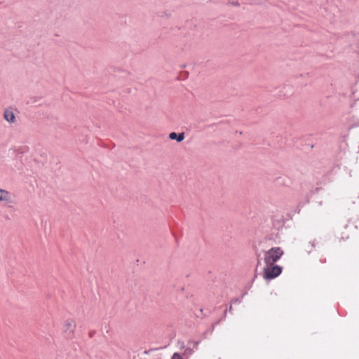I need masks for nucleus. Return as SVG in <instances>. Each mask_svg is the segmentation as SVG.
Instances as JSON below:
<instances>
[{"mask_svg": "<svg viewBox=\"0 0 359 359\" xmlns=\"http://www.w3.org/2000/svg\"><path fill=\"white\" fill-rule=\"evenodd\" d=\"M169 137L171 140H176L177 142H180L184 139V134L182 133L177 135V133L172 132L170 133Z\"/></svg>", "mask_w": 359, "mask_h": 359, "instance_id": "obj_6", "label": "nucleus"}, {"mask_svg": "<svg viewBox=\"0 0 359 359\" xmlns=\"http://www.w3.org/2000/svg\"><path fill=\"white\" fill-rule=\"evenodd\" d=\"M4 116V118L11 123H13L15 121V116L14 113L10 109H5Z\"/></svg>", "mask_w": 359, "mask_h": 359, "instance_id": "obj_5", "label": "nucleus"}, {"mask_svg": "<svg viewBox=\"0 0 359 359\" xmlns=\"http://www.w3.org/2000/svg\"><path fill=\"white\" fill-rule=\"evenodd\" d=\"M282 269L279 266L272 265L271 266L266 265L264 269V277L265 279H272L280 274Z\"/></svg>", "mask_w": 359, "mask_h": 359, "instance_id": "obj_3", "label": "nucleus"}, {"mask_svg": "<svg viewBox=\"0 0 359 359\" xmlns=\"http://www.w3.org/2000/svg\"><path fill=\"white\" fill-rule=\"evenodd\" d=\"M171 359H183L181 355L178 353H175Z\"/></svg>", "mask_w": 359, "mask_h": 359, "instance_id": "obj_7", "label": "nucleus"}, {"mask_svg": "<svg viewBox=\"0 0 359 359\" xmlns=\"http://www.w3.org/2000/svg\"><path fill=\"white\" fill-rule=\"evenodd\" d=\"M283 255V250L280 247L272 248L264 252V260L266 265L271 266Z\"/></svg>", "mask_w": 359, "mask_h": 359, "instance_id": "obj_1", "label": "nucleus"}, {"mask_svg": "<svg viewBox=\"0 0 359 359\" xmlns=\"http://www.w3.org/2000/svg\"><path fill=\"white\" fill-rule=\"evenodd\" d=\"M11 195L9 191L0 189V202L9 203L11 201Z\"/></svg>", "mask_w": 359, "mask_h": 359, "instance_id": "obj_4", "label": "nucleus"}, {"mask_svg": "<svg viewBox=\"0 0 359 359\" xmlns=\"http://www.w3.org/2000/svg\"><path fill=\"white\" fill-rule=\"evenodd\" d=\"M76 323L73 319L66 320L62 326V333L67 339H72L74 335Z\"/></svg>", "mask_w": 359, "mask_h": 359, "instance_id": "obj_2", "label": "nucleus"}]
</instances>
